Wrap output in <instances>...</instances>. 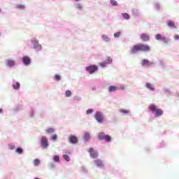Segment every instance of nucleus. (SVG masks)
I'll list each match as a JSON object with an SVG mask.
<instances>
[{"label": "nucleus", "mask_w": 179, "mask_h": 179, "mask_svg": "<svg viewBox=\"0 0 179 179\" xmlns=\"http://www.w3.org/2000/svg\"><path fill=\"white\" fill-rule=\"evenodd\" d=\"M139 51L148 52V51H150V46H149V45L138 43L131 48V54H136V52Z\"/></svg>", "instance_id": "1"}, {"label": "nucleus", "mask_w": 179, "mask_h": 179, "mask_svg": "<svg viewBox=\"0 0 179 179\" xmlns=\"http://www.w3.org/2000/svg\"><path fill=\"white\" fill-rule=\"evenodd\" d=\"M148 108L153 113V114H155V117H161V115H163V110L157 108L155 104L150 105Z\"/></svg>", "instance_id": "2"}, {"label": "nucleus", "mask_w": 179, "mask_h": 179, "mask_svg": "<svg viewBox=\"0 0 179 179\" xmlns=\"http://www.w3.org/2000/svg\"><path fill=\"white\" fill-rule=\"evenodd\" d=\"M94 118L96 120L97 122H99V124H103L104 121V117H103V114H101V113L100 112L96 113L94 115Z\"/></svg>", "instance_id": "3"}, {"label": "nucleus", "mask_w": 179, "mask_h": 179, "mask_svg": "<svg viewBox=\"0 0 179 179\" xmlns=\"http://www.w3.org/2000/svg\"><path fill=\"white\" fill-rule=\"evenodd\" d=\"M88 152L92 159H97V157H99V152H97V151H96L94 148H90L88 150Z\"/></svg>", "instance_id": "4"}, {"label": "nucleus", "mask_w": 179, "mask_h": 179, "mask_svg": "<svg viewBox=\"0 0 179 179\" xmlns=\"http://www.w3.org/2000/svg\"><path fill=\"white\" fill-rule=\"evenodd\" d=\"M97 66H89L86 68V70L90 73V75L94 73L97 71Z\"/></svg>", "instance_id": "5"}, {"label": "nucleus", "mask_w": 179, "mask_h": 179, "mask_svg": "<svg viewBox=\"0 0 179 179\" xmlns=\"http://www.w3.org/2000/svg\"><path fill=\"white\" fill-rule=\"evenodd\" d=\"M31 43H32V44L34 45V48L35 50H41V48H43V46H41V45H40V44L38 43V41L34 40V41H32Z\"/></svg>", "instance_id": "6"}, {"label": "nucleus", "mask_w": 179, "mask_h": 179, "mask_svg": "<svg viewBox=\"0 0 179 179\" xmlns=\"http://www.w3.org/2000/svg\"><path fill=\"white\" fill-rule=\"evenodd\" d=\"M41 146L42 148H44V149H47V148H48V141L45 137H43L41 139Z\"/></svg>", "instance_id": "7"}, {"label": "nucleus", "mask_w": 179, "mask_h": 179, "mask_svg": "<svg viewBox=\"0 0 179 179\" xmlns=\"http://www.w3.org/2000/svg\"><path fill=\"white\" fill-rule=\"evenodd\" d=\"M22 62L23 64H24V65H30L31 60L30 59V57L24 56V57H22Z\"/></svg>", "instance_id": "8"}, {"label": "nucleus", "mask_w": 179, "mask_h": 179, "mask_svg": "<svg viewBox=\"0 0 179 179\" xmlns=\"http://www.w3.org/2000/svg\"><path fill=\"white\" fill-rule=\"evenodd\" d=\"M94 163L95 166H96L97 167H104V164H103V161H101V159H95Z\"/></svg>", "instance_id": "9"}, {"label": "nucleus", "mask_w": 179, "mask_h": 179, "mask_svg": "<svg viewBox=\"0 0 179 179\" xmlns=\"http://www.w3.org/2000/svg\"><path fill=\"white\" fill-rule=\"evenodd\" d=\"M70 143H78V138L75 136H71L69 138Z\"/></svg>", "instance_id": "10"}, {"label": "nucleus", "mask_w": 179, "mask_h": 179, "mask_svg": "<svg viewBox=\"0 0 179 179\" xmlns=\"http://www.w3.org/2000/svg\"><path fill=\"white\" fill-rule=\"evenodd\" d=\"M141 38L143 41H149L150 37L149 35L146 34H142L141 35Z\"/></svg>", "instance_id": "11"}, {"label": "nucleus", "mask_w": 179, "mask_h": 179, "mask_svg": "<svg viewBox=\"0 0 179 179\" xmlns=\"http://www.w3.org/2000/svg\"><path fill=\"white\" fill-rule=\"evenodd\" d=\"M15 62L12 59H7L6 60V66H15Z\"/></svg>", "instance_id": "12"}, {"label": "nucleus", "mask_w": 179, "mask_h": 179, "mask_svg": "<svg viewBox=\"0 0 179 179\" xmlns=\"http://www.w3.org/2000/svg\"><path fill=\"white\" fill-rule=\"evenodd\" d=\"M118 87L117 86H114V85H110L108 87V92H110V93L113 92H117V90H118Z\"/></svg>", "instance_id": "13"}, {"label": "nucleus", "mask_w": 179, "mask_h": 179, "mask_svg": "<svg viewBox=\"0 0 179 179\" xmlns=\"http://www.w3.org/2000/svg\"><path fill=\"white\" fill-rule=\"evenodd\" d=\"M166 24H167V26H169V27H171V29L173 28L176 29V24L174 23L173 21H168Z\"/></svg>", "instance_id": "14"}, {"label": "nucleus", "mask_w": 179, "mask_h": 179, "mask_svg": "<svg viewBox=\"0 0 179 179\" xmlns=\"http://www.w3.org/2000/svg\"><path fill=\"white\" fill-rule=\"evenodd\" d=\"M152 64L153 63H150V62H149L148 59H143L142 62L143 66H145V65H152Z\"/></svg>", "instance_id": "15"}, {"label": "nucleus", "mask_w": 179, "mask_h": 179, "mask_svg": "<svg viewBox=\"0 0 179 179\" xmlns=\"http://www.w3.org/2000/svg\"><path fill=\"white\" fill-rule=\"evenodd\" d=\"M145 86L147 89H149L150 90H152V91L155 90V87H153V86H152V84L150 83H146Z\"/></svg>", "instance_id": "16"}, {"label": "nucleus", "mask_w": 179, "mask_h": 179, "mask_svg": "<svg viewBox=\"0 0 179 179\" xmlns=\"http://www.w3.org/2000/svg\"><path fill=\"white\" fill-rule=\"evenodd\" d=\"M122 16L124 17V19H126V20H128L129 19V14L127 13H122Z\"/></svg>", "instance_id": "17"}, {"label": "nucleus", "mask_w": 179, "mask_h": 179, "mask_svg": "<svg viewBox=\"0 0 179 179\" xmlns=\"http://www.w3.org/2000/svg\"><path fill=\"white\" fill-rule=\"evenodd\" d=\"M66 97H71L72 96V92L71 90H66L65 92Z\"/></svg>", "instance_id": "18"}, {"label": "nucleus", "mask_w": 179, "mask_h": 179, "mask_svg": "<svg viewBox=\"0 0 179 179\" xmlns=\"http://www.w3.org/2000/svg\"><path fill=\"white\" fill-rule=\"evenodd\" d=\"M164 37V36H162L160 34H157V35H155L156 40H162Z\"/></svg>", "instance_id": "19"}, {"label": "nucleus", "mask_w": 179, "mask_h": 179, "mask_svg": "<svg viewBox=\"0 0 179 179\" xmlns=\"http://www.w3.org/2000/svg\"><path fill=\"white\" fill-rule=\"evenodd\" d=\"M13 89L17 90L20 87V83L19 82H17L15 85H13Z\"/></svg>", "instance_id": "20"}, {"label": "nucleus", "mask_w": 179, "mask_h": 179, "mask_svg": "<svg viewBox=\"0 0 179 179\" xmlns=\"http://www.w3.org/2000/svg\"><path fill=\"white\" fill-rule=\"evenodd\" d=\"M34 164L35 166H39V164H40V159H35L34 160Z\"/></svg>", "instance_id": "21"}, {"label": "nucleus", "mask_w": 179, "mask_h": 179, "mask_svg": "<svg viewBox=\"0 0 179 179\" xmlns=\"http://www.w3.org/2000/svg\"><path fill=\"white\" fill-rule=\"evenodd\" d=\"M102 38H103V41H106V42L110 41V38H108V36L103 35Z\"/></svg>", "instance_id": "22"}, {"label": "nucleus", "mask_w": 179, "mask_h": 179, "mask_svg": "<svg viewBox=\"0 0 179 179\" xmlns=\"http://www.w3.org/2000/svg\"><path fill=\"white\" fill-rule=\"evenodd\" d=\"M16 152L19 153V155H22V153H23V149H22L21 148H18L16 149Z\"/></svg>", "instance_id": "23"}, {"label": "nucleus", "mask_w": 179, "mask_h": 179, "mask_svg": "<svg viewBox=\"0 0 179 179\" xmlns=\"http://www.w3.org/2000/svg\"><path fill=\"white\" fill-rule=\"evenodd\" d=\"M110 3L111 5H113V6H117V5H118V3H117V1L115 0H110Z\"/></svg>", "instance_id": "24"}, {"label": "nucleus", "mask_w": 179, "mask_h": 179, "mask_svg": "<svg viewBox=\"0 0 179 179\" xmlns=\"http://www.w3.org/2000/svg\"><path fill=\"white\" fill-rule=\"evenodd\" d=\"M55 80H57V82H59V80H61V76L57 74L55 76Z\"/></svg>", "instance_id": "25"}, {"label": "nucleus", "mask_w": 179, "mask_h": 179, "mask_svg": "<svg viewBox=\"0 0 179 179\" xmlns=\"http://www.w3.org/2000/svg\"><path fill=\"white\" fill-rule=\"evenodd\" d=\"M64 160H66V162H69L71 160V158H69V156H68V155H65L63 156Z\"/></svg>", "instance_id": "26"}, {"label": "nucleus", "mask_w": 179, "mask_h": 179, "mask_svg": "<svg viewBox=\"0 0 179 179\" xmlns=\"http://www.w3.org/2000/svg\"><path fill=\"white\" fill-rule=\"evenodd\" d=\"M99 65H100V66H101V68H104V66H107V62H101V63L99 64Z\"/></svg>", "instance_id": "27"}, {"label": "nucleus", "mask_w": 179, "mask_h": 179, "mask_svg": "<svg viewBox=\"0 0 179 179\" xmlns=\"http://www.w3.org/2000/svg\"><path fill=\"white\" fill-rule=\"evenodd\" d=\"M47 132H48V134H54V129L49 128V129H48Z\"/></svg>", "instance_id": "28"}, {"label": "nucleus", "mask_w": 179, "mask_h": 179, "mask_svg": "<svg viewBox=\"0 0 179 179\" xmlns=\"http://www.w3.org/2000/svg\"><path fill=\"white\" fill-rule=\"evenodd\" d=\"M105 140L106 142H110V141H111V137L110 136H105Z\"/></svg>", "instance_id": "29"}, {"label": "nucleus", "mask_w": 179, "mask_h": 179, "mask_svg": "<svg viewBox=\"0 0 179 179\" xmlns=\"http://www.w3.org/2000/svg\"><path fill=\"white\" fill-rule=\"evenodd\" d=\"M162 41H164V43H165V44H167L168 43H169V39H167V38H166V37H163L162 38Z\"/></svg>", "instance_id": "30"}, {"label": "nucleus", "mask_w": 179, "mask_h": 179, "mask_svg": "<svg viewBox=\"0 0 179 179\" xmlns=\"http://www.w3.org/2000/svg\"><path fill=\"white\" fill-rule=\"evenodd\" d=\"M120 113H122L123 114H128V113H129V111L127 110L121 109Z\"/></svg>", "instance_id": "31"}, {"label": "nucleus", "mask_w": 179, "mask_h": 179, "mask_svg": "<svg viewBox=\"0 0 179 179\" xmlns=\"http://www.w3.org/2000/svg\"><path fill=\"white\" fill-rule=\"evenodd\" d=\"M98 138L100 140V141H103V139H105V135H99L98 136Z\"/></svg>", "instance_id": "32"}, {"label": "nucleus", "mask_w": 179, "mask_h": 179, "mask_svg": "<svg viewBox=\"0 0 179 179\" xmlns=\"http://www.w3.org/2000/svg\"><path fill=\"white\" fill-rule=\"evenodd\" d=\"M54 161H55V162H59V156L55 155V156L54 157Z\"/></svg>", "instance_id": "33"}, {"label": "nucleus", "mask_w": 179, "mask_h": 179, "mask_svg": "<svg viewBox=\"0 0 179 179\" xmlns=\"http://www.w3.org/2000/svg\"><path fill=\"white\" fill-rule=\"evenodd\" d=\"M121 36V32H116L114 34V37H120Z\"/></svg>", "instance_id": "34"}, {"label": "nucleus", "mask_w": 179, "mask_h": 179, "mask_svg": "<svg viewBox=\"0 0 179 179\" xmlns=\"http://www.w3.org/2000/svg\"><path fill=\"white\" fill-rule=\"evenodd\" d=\"M111 62H113V59H110V57H107V64H111Z\"/></svg>", "instance_id": "35"}, {"label": "nucleus", "mask_w": 179, "mask_h": 179, "mask_svg": "<svg viewBox=\"0 0 179 179\" xmlns=\"http://www.w3.org/2000/svg\"><path fill=\"white\" fill-rule=\"evenodd\" d=\"M17 8H18V9H24V6L20 4L17 6Z\"/></svg>", "instance_id": "36"}, {"label": "nucleus", "mask_w": 179, "mask_h": 179, "mask_svg": "<svg viewBox=\"0 0 179 179\" xmlns=\"http://www.w3.org/2000/svg\"><path fill=\"white\" fill-rule=\"evenodd\" d=\"M87 114H92V113H93V109H88L86 111Z\"/></svg>", "instance_id": "37"}, {"label": "nucleus", "mask_w": 179, "mask_h": 179, "mask_svg": "<svg viewBox=\"0 0 179 179\" xmlns=\"http://www.w3.org/2000/svg\"><path fill=\"white\" fill-rule=\"evenodd\" d=\"M76 8L78 10H80V9H82V6L80 4H78L77 6H76Z\"/></svg>", "instance_id": "38"}, {"label": "nucleus", "mask_w": 179, "mask_h": 179, "mask_svg": "<svg viewBox=\"0 0 179 179\" xmlns=\"http://www.w3.org/2000/svg\"><path fill=\"white\" fill-rule=\"evenodd\" d=\"M8 148L10 150H13V149L15 148V145H8Z\"/></svg>", "instance_id": "39"}, {"label": "nucleus", "mask_w": 179, "mask_h": 179, "mask_svg": "<svg viewBox=\"0 0 179 179\" xmlns=\"http://www.w3.org/2000/svg\"><path fill=\"white\" fill-rule=\"evenodd\" d=\"M174 38L175 40H179V35H175Z\"/></svg>", "instance_id": "40"}, {"label": "nucleus", "mask_w": 179, "mask_h": 179, "mask_svg": "<svg viewBox=\"0 0 179 179\" xmlns=\"http://www.w3.org/2000/svg\"><path fill=\"white\" fill-rule=\"evenodd\" d=\"M57 139V136H54L53 137H52V140L53 141H55Z\"/></svg>", "instance_id": "41"}, {"label": "nucleus", "mask_w": 179, "mask_h": 179, "mask_svg": "<svg viewBox=\"0 0 179 179\" xmlns=\"http://www.w3.org/2000/svg\"><path fill=\"white\" fill-rule=\"evenodd\" d=\"M120 89H121V90H124V89H125V87L124 86H121Z\"/></svg>", "instance_id": "42"}, {"label": "nucleus", "mask_w": 179, "mask_h": 179, "mask_svg": "<svg viewBox=\"0 0 179 179\" xmlns=\"http://www.w3.org/2000/svg\"><path fill=\"white\" fill-rule=\"evenodd\" d=\"M99 135H104V133L101 132L99 134Z\"/></svg>", "instance_id": "43"}, {"label": "nucleus", "mask_w": 179, "mask_h": 179, "mask_svg": "<svg viewBox=\"0 0 179 179\" xmlns=\"http://www.w3.org/2000/svg\"><path fill=\"white\" fill-rule=\"evenodd\" d=\"M2 108H0V113H2Z\"/></svg>", "instance_id": "44"}, {"label": "nucleus", "mask_w": 179, "mask_h": 179, "mask_svg": "<svg viewBox=\"0 0 179 179\" xmlns=\"http://www.w3.org/2000/svg\"><path fill=\"white\" fill-rule=\"evenodd\" d=\"M75 1H76L78 2L79 0H75Z\"/></svg>", "instance_id": "45"}, {"label": "nucleus", "mask_w": 179, "mask_h": 179, "mask_svg": "<svg viewBox=\"0 0 179 179\" xmlns=\"http://www.w3.org/2000/svg\"><path fill=\"white\" fill-rule=\"evenodd\" d=\"M0 12H1V9H0Z\"/></svg>", "instance_id": "46"}]
</instances>
